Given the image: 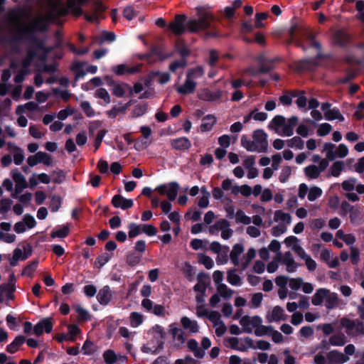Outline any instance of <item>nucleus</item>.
Here are the masks:
<instances>
[{"instance_id":"nucleus-1","label":"nucleus","mask_w":364,"mask_h":364,"mask_svg":"<svg viewBox=\"0 0 364 364\" xmlns=\"http://www.w3.org/2000/svg\"><path fill=\"white\" fill-rule=\"evenodd\" d=\"M213 15L205 13L199 18H189L184 14H177L174 21L169 24V28L176 36H181L186 31L196 33L200 30H204L211 26L210 21Z\"/></svg>"},{"instance_id":"nucleus-2","label":"nucleus","mask_w":364,"mask_h":364,"mask_svg":"<svg viewBox=\"0 0 364 364\" xmlns=\"http://www.w3.org/2000/svg\"><path fill=\"white\" fill-rule=\"evenodd\" d=\"M21 40L28 41L36 50H42L45 53H48L52 50V48L46 47L44 41L38 38L35 34L16 33L13 38L9 41V43L10 45H12L14 42Z\"/></svg>"},{"instance_id":"nucleus-3","label":"nucleus","mask_w":364,"mask_h":364,"mask_svg":"<svg viewBox=\"0 0 364 364\" xmlns=\"http://www.w3.org/2000/svg\"><path fill=\"white\" fill-rule=\"evenodd\" d=\"M161 195H166L170 201L174 200L178 195L179 185L177 182L173 181L168 183L161 184L155 189Z\"/></svg>"},{"instance_id":"nucleus-4","label":"nucleus","mask_w":364,"mask_h":364,"mask_svg":"<svg viewBox=\"0 0 364 364\" xmlns=\"http://www.w3.org/2000/svg\"><path fill=\"white\" fill-rule=\"evenodd\" d=\"M48 28V24L45 19L41 18L33 21L28 26H25L16 31L17 34H35L36 32H44Z\"/></svg>"},{"instance_id":"nucleus-5","label":"nucleus","mask_w":364,"mask_h":364,"mask_svg":"<svg viewBox=\"0 0 364 364\" xmlns=\"http://www.w3.org/2000/svg\"><path fill=\"white\" fill-rule=\"evenodd\" d=\"M262 323V319L259 316L250 317L244 316L240 320V324L242 326V331L247 333H252V328L260 326Z\"/></svg>"},{"instance_id":"nucleus-6","label":"nucleus","mask_w":364,"mask_h":364,"mask_svg":"<svg viewBox=\"0 0 364 364\" xmlns=\"http://www.w3.org/2000/svg\"><path fill=\"white\" fill-rule=\"evenodd\" d=\"M252 138L255 144H258V152L264 153L267 151V134L263 129H257L253 132Z\"/></svg>"},{"instance_id":"nucleus-7","label":"nucleus","mask_w":364,"mask_h":364,"mask_svg":"<svg viewBox=\"0 0 364 364\" xmlns=\"http://www.w3.org/2000/svg\"><path fill=\"white\" fill-rule=\"evenodd\" d=\"M53 324L50 318H44L38 321L33 327L34 333L37 336L43 334V331L50 333L53 330Z\"/></svg>"},{"instance_id":"nucleus-8","label":"nucleus","mask_w":364,"mask_h":364,"mask_svg":"<svg viewBox=\"0 0 364 364\" xmlns=\"http://www.w3.org/2000/svg\"><path fill=\"white\" fill-rule=\"evenodd\" d=\"M326 359L327 364H343L347 362L349 358L338 350H333L327 353Z\"/></svg>"},{"instance_id":"nucleus-9","label":"nucleus","mask_w":364,"mask_h":364,"mask_svg":"<svg viewBox=\"0 0 364 364\" xmlns=\"http://www.w3.org/2000/svg\"><path fill=\"white\" fill-rule=\"evenodd\" d=\"M306 38V41L308 42L309 46L311 47L315 48L316 50H318V53L312 59H315L316 62H318V60L325 59V55L321 53L322 46L318 41H316L315 39L316 34L311 31L307 32Z\"/></svg>"},{"instance_id":"nucleus-10","label":"nucleus","mask_w":364,"mask_h":364,"mask_svg":"<svg viewBox=\"0 0 364 364\" xmlns=\"http://www.w3.org/2000/svg\"><path fill=\"white\" fill-rule=\"evenodd\" d=\"M112 291L108 285L101 288L97 294V300L102 306H107L112 301Z\"/></svg>"},{"instance_id":"nucleus-11","label":"nucleus","mask_w":364,"mask_h":364,"mask_svg":"<svg viewBox=\"0 0 364 364\" xmlns=\"http://www.w3.org/2000/svg\"><path fill=\"white\" fill-rule=\"evenodd\" d=\"M111 203L114 208H120L122 210L131 208L134 205L132 199L125 198L119 194L114 195L112 198Z\"/></svg>"},{"instance_id":"nucleus-12","label":"nucleus","mask_w":364,"mask_h":364,"mask_svg":"<svg viewBox=\"0 0 364 364\" xmlns=\"http://www.w3.org/2000/svg\"><path fill=\"white\" fill-rule=\"evenodd\" d=\"M318 63L316 62L315 59L308 58L301 60L297 62L296 67L297 70L300 72L313 71L318 66Z\"/></svg>"},{"instance_id":"nucleus-13","label":"nucleus","mask_w":364,"mask_h":364,"mask_svg":"<svg viewBox=\"0 0 364 364\" xmlns=\"http://www.w3.org/2000/svg\"><path fill=\"white\" fill-rule=\"evenodd\" d=\"M12 178L16 183V193H21L27 187V182L23 175L17 170L12 171Z\"/></svg>"},{"instance_id":"nucleus-14","label":"nucleus","mask_w":364,"mask_h":364,"mask_svg":"<svg viewBox=\"0 0 364 364\" xmlns=\"http://www.w3.org/2000/svg\"><path fill=\"white\" fill-rule=\"evenodd\" d=\"M171 145L175 150L185 151L191 148V142L187 137L183 136L172 139Z\"/></svg>"},{"instance_id":"nucleus-15","label":"nucleus","mask_w":364,"mask_h":364,"mask_svg":"<svg viewBox=\"0 0 364 364\" xmlns=\"http://www.w3.org/2000/svg\"><path fill=\"white\" fill-rule=\"evenodd\" d=\"M333 40L335 45L341 48H346L350 39L349 36L346 33L338 30L334 33Z\"/></svg>"},{"instance_id":"nucleus-16","label":"nucleus","mask_w":364,"mask_h":364,"mask_svg":"<svg viewBox=\"0 0 364 364\" xmlns=\"http://www.w3.org/2000/svg\"><path fill=\"white\" fill-rule=\"evenodd\" d=\"M196 85L197 84L196 82L186 77L184 84L178 87L177 92L181 95H188L193 93L195 92Z\"/></svg>"},{"instance_id":"nucleus-17","label":"nucleus","mask_w":364,"mask_h":364,"mask_svg":"<svg viewBox=\"0 0 364 364\" xmlns=\"http://www.w3.org/2000/svg\"><path fill=\"white\" fill-rule=\"evenodd\" d=\"M203 279H210L208 274L205 272H200L198 274L197 279L198 283L193 287V290L196 292H199L203 295H205L207 284L203 280Z\"/></svg>"},{"instance_id":"nucleus-18","label":"nucleus","mask_w":364,"mask_h":364,"mask_svg":"<svg viewBox=\"0 0 364 364\" xmlns=\"http://www.w3.org/2000/svg\"><path fill=\"white\" fill-rule=\"evenodd\" d=\"M299 119L296 116H292L288 119L287 123H284V126L282 129L283 135L287 136H291L294 134V129L297 125Z\"/></svg>"},{"instance_id":"nucleus-19","label":"nucleus","mask_w":364,"mask_h":364,"mask_svg":"<svg viewBox=\"0 0 364 364\" xmlns=\"http://www.w3.org/2000/svg\"><path fill=\"white\" fill-rule=\"evenodd\" d=\"M330 291L325 288H320L316 290V293L311 299V303L314 306H319L323 303L326 296H328Z\"/></svg>"},{"instance_id":"nucleus-20","label":"nucleus","mask_w":364,"mask_h":364,"mask_svg":"<svg viewBox=\"0 0 364 364\" xmlns=\"http://www.w3.org/2000/svg\"><path fill=\"white\" fill-rule=\"evenodd\" d=\"M244 252V247L242 244H235L230 254V257L232 263L235 266H238L240 264L239 257Z\"/></svg>"},{"instance_id":"nucleus-21","label":"nucleus","mask_w":364,"mask_h":364,"mask_svg":"<svg viewBox=\"0 0 364 364\" xmlns=\"http://www.w3.org/2000/svg\"><path fill=\"white\" fill-rule=\"evenodd\" d=\"M25 341L26 337L22 335H19L16 336L15 339L6 346V350L9 353H15L18 350V348L23 345Z\"/></svg>"},{"instance_id":"nucleus-22","label":"nucleus","mask_w":364,"mask_h":364,"mask_svg":"<svg viewBox=\"0 0 364 364\" xmlns=\"http://www.w3.org/2000/svg\"><path fill=\"white\" fill-rule=\"evenodd\" d=\"M70 233V227L69 225L67 224L63 226H56L55 229L50 232V237L52 238H65Z\"/></svg>"},{"instance_id":"nucleus-23","label":"nucleus","mask_w":364,"mask_h":364,"mask_svg":"<svg viewBox=\"0 0 364 364\" xmlns=\"http://www.w3.org/2000/svg\"><path fill=\"white\" fill-rule=\"evenodd\" d=\"M324 117L328 121L338 119L339 122H343L345 120L344 117L341 114L339 109L337 107H333V109L326 111Z\"/></svg>"},{"instance_id":"nucleus-24","label":"nucleus","mask_w":364,"mask_h":364,"mask_svg":"<svg viewBox=\"0 0 364 364\" xmlns=\"http://www.w3.org/2000/svg\"><path fill=\"white\" fill-rule=\"evenodd\" d=\"M200 124V130L203 132L210 131L213 126L216 123V118L213 114H208L205 116Z\"/></svg>"},{"instance_id":"nucleus-25","label":"nucleus","mask_w":364,"mask_h":364,"mask_svg":"<svg viewBox=\"0 0 364 364\" xmlns=\"http://www.w3.org/2000/svg\"><path fill=\"white\" fill-rule=\"evenodd\" d=\"M181 323L185 329L190 330L192 333L198 331V325L196 321H192L187 316L181 318Z\"/></svg>"},{"instance_id":"nucleus-26","label":"nucleus","mask_w":364,"mask_h":364,"mask_svg":"<svg viewBox=\"0 0 364 364\" xmlns=\"http://www.w3.org/2000/svg\"><path fill=\"white\" fill-rule=\"evenodd\" d=\"M16 291V287L7 284H1L0 285V301L3 300V294L6 293L8 299H11L14 297V292Z\"/></svg>"},{"instance_id":"nucleus-27","label":"nucleus","mask_w":364,"mask_h":364,"mask_svg":"<svg viewBox=\"0 0 364 364\" xmlns=\"http://www.w3.org/2000/svg\"><path fill=\"white\" fill-rule=\"evenodd\" d=\"M51 9L55 12L58 16H65L69 14V8H67L63 4L60 3H53L51 4Z\"/></svg>"},{"instance_id":"nucleus-28","label":"nucleus","mask_w":364,"mask_h":364,"mask_svg":"<svg viewBox=\"0 0 364 364\" xmlns=\"http://www.w3.org/2000/svg\"><path fill=\"white\" fill-rule=\"evenodd\" d=\"M285 122L286 119L284 116L276 115L270 122L269 128L274 129L277 132L279 128L284 127Z\"/></svg>"},{"instance_id":"nucleus-29","label":"nucleus","mask_w":364,"mask_h":364,"mask_svg":"<svg viewBox=\"0 0 364 364\" xmlns=\"http://www.w3.org/2000/svg\"><path fill=\"white\" fill-rule=\"evenodd\" d=\"M347 342L346 337L343 333L334 334L329 338V343L334 346H343Z\"/></svg>"},{"instance_id":"nucleus-30","label":"nucleus","mask_w":364,"mask_h":364,"mask_svg":"<svg viewBox=\"0 0 364 364\" xmlns=\"http://www.w3.org/2000/svg\"><path fill=\"white\" fill-rule=\"evenodd\" d=\"M130 105L131 102H128L121 107L114 106L107 112V115L110 118H115L119 113H124Z\"/></svg>"},{"instance_id":"nucleus-31","label":"nucleus","mask_w":364,"mask_h":364,"mask_svg":"<svg viewBox=\"0 0 364 364\" xmlns=\"http://www.w3.org/2000/svg\"><path fill=\"white\" fill-rule=\"evenodd\" d=\"M241 145L248 151H258V146L254 141L249 139L245 135L241 137Z\"/></svg>"},{"instance_id":"nucleus-32","label":"nucleus","mask_w":364,"mask_h":364,"mask_svg":"<svg viewBox=\"0 0 364 364\" xmlns=\"http://www.w3.org/2000/svg\"><path fill=\"white\" fill-rule=\"evenodd\" d=\"M62 198L58 195H53L50 197L49 208L53 213L58 212L61 207Z\"/></svg>"},{"instance_id":"nucleus-33","label":"nucleus","mask_w":364,"mask_h":364,"mask_svg":"<svg viewBox=\"0 0 364 364\" xmlns=\"http://www.w3.org/2000/svg\"><path fill=\"white\" fill-rule=\"evenodd\" d=\"M326 303L325 306L328 309H334L338 302V296L336 293H330L328 296L325 297Z\"/></svg>"},{"instance_id":"nucleus-34","label":"nucleus","mask_w":364,"mask_h":364,"mask_svg":"<svg viewBox=\"0 0 364 364\" xmlns=\"http://www.w3.org/2000/svg\"><path fill=\"white\" fill-rule=\"evenodd\" d=\"M222 97V91L217 90L215 92H212L210 90H207L204 95L203 97H201L202 100L208 101V102H214L218 100H220Z\"/></svg>"},{"instance_id":"nucleus-35","label":"nucleus","mask_w":364,"mask_h":364,"mask_svg":"<svg viewBox=\"0 0 364 364\" xmlns=\"http://www.w3.org/2000/svg\"><path fill=\"white\" fill-rule=\"evenodd\" d=\"M38 264V260L34 259L27 264L23 269L21 275H26L29 277L33 276V272L36 271Z\"/></svg>"},{"instance_id":"nucleus-36","label":"nucleus","mask_w":364,"mask_h":364,"mask_svg":"<svg viewBox=\"0 0 364 364\" xmlns=\"http://www.w3.org/2000/svg\"><path fill=\"white\" fill-rule=\"evenodd\" d=\"M204 75V69L202 66L198 65L191 68L188 70L186 77L188 78H200Z\"/></svg>"},{"instance_id":"nucleus-37","label":"nucleus","mask_w":364,"mask_h":364,"mask_svg":"<svg viewBox=\"0 0 364 364\" xmlns=\"http://www.w3.org/2000/svg\"><path fill=\"white\" fill-rule=\"evenodd\" d=\"M75 309L78 314V320L80 321H88L91 320V315L87 309L80 305H77Z\"/></svg>"},{"instance_id":"nucleus-38","label":"nucleus","mask_w":364,"mask_h":364,"mask_svg":"<svg viewBox=\"0 0 364 364\" xmlns=\"http://www.w3.org/2000/svg\"><path fill=\"white\" fill-rule=\"evenodd\" d=\"M235 272V269H230L228 272L227 280L233 286H240L241 285V278Z\"/></svg>"},{"instance_id":"nucleus-39","label":"nucleus","mask_w":364,"mask_h":364,"mask_svg":"<svg viewBox=\"0 0 364 364\" xmlns=\"http://www.w3.org/2000/svg\"><path fill=\"white\" fill-rule=\"evenodd\" d=\"M230 224L226 219H220L218 220L214 225L210 227L209 232L212 235L214 234L213 228H216V230H223L228 228Z\"/></svg>"},{"instance_id":"nucleus-40","label":"nucleus","mask_w":364,"mask_h":364,"mask_svg":"<svg viewBox=\"0 0 364 364\" xmlns=\"http://www.w3.org/2000/svg\"><path fill=\"white\" fill-rule=\"evenodd\" d=\"M305 174L309 178L315 179L317 178L319 175V169L315 165H309L304 168Z\"/></svg>"},{"instance_id":"nucleus-41","label":"nucleus","mask_w":364,"mask_h":364,"mask_svg":"<svg viewBox=\"0 0 364 364\" xmlns=\"http://www.w3.org/2000/svg\"><path fill=\"white\" fill-rule=\"evenodd\" d=\"M273 326H263L262 323L260 326L255 327V334L257 336H263L265 335H270L273 331Z\"/></svg>"},{"instance_id":"nucleus-42","label":"nucleus","mask_w":364,"mask_h":364,"mask_svg":"<svg viewBox=\"0 0 364 364\" xmlns=\"http://www.w3.org/2000/svg\"><path fill=\"white\" fill-rule=\"evenodd\" d=\"M217 290L220 293L221 296L225 299H229L232 296L233 294V291L229 289L225 284H220L217 287Z\"/></svg>"},{"instance_id":"nucleus-43","label":"nucleus","mask_w":364,"mask_h":364,"mask_svg":"<svg viewBox=\"0 0 364 364\" xmlns=\"http://www.w3.org/2000/svg\"><path fill=\"white\" fill-rule=\"evenodd\" d=\"M198 261L208 269H212L214 265L212 258L203 253L198 254Z\"/></svg>"},{"instance_id":"nucleus-44","label":"nucleus","mask_w":364,"mask_h":364,"mask_svg":"<svg viewBox=\"0 0 364 364\" xmlns=\"http://www.w3.org/2000/svg\"><path fill=\"white\" fill-rule=\"evenodd\" d=\"M215 21V17L213 16V19L211 20L210 24L211 26L208 28L204 29V38L208 39L210 38H218L220 36V34L218 33V31L215 28V25L213 24V21Z\"/></svg>"},{"instance_id":"nucleus-45","label":"nucleus","mask_w":364,"mask_h":364,"mask_svg":"<svg viewBox=\"0 0 364 364\" xmlns=\"http://www.w3.org/2000/svg\"><path fill=\"white\" fill-rule=\"evenodd\" d=\"M96 348L97 347L94 343L87 339L83 343L82 350L85 355H90L94 354V353L96 351Z\"/></svg>"},{"instance_id":"nucleus-46","label":"nucleus","mask_w":364,"mask_h":364,"mask_svg":"<svg viewBox=\"0 0 364 364\" xmlns=\"http://www.w3.org/2000/svg\"><path fill=\"white\" fill-rule=\"evenodd\" d=\"M141 256L136 252H130L127 255V264L131 267H135L139 264Z\"/></svg>"},{"instance_id":"nucleus-47","label":"nucleus","mask_w":364,"mask_h":364,"mask_svg":"<svg viewBox=\"0 0 364 364\" xmlns=\"http://www.w3.org/2000/svg\"><path fill=\"white\" fill-rule=\"evenodd\" d=\"M274 220L276 222L281 220L289 224L291 220V217L289 213H284L282 210H276L274 213Z\"/></svg>"},{"instance_id":"nucleus-48","label":"nucleus","mask_w":364,"mask_h":364,"mask_svg":"<svg viewBox=\"0 0 364 364\" xmlns=\"http://www.w3.org/2000/svg\"><path fill=\"white\" fill-rule=\"evenodd\" d=\"M280 248H281L280 242L277 240H273L269 245V250L277 253L275 259H277L278 261H281L282 257V252H280Z\"/></svg>"},{"instance_id":"nucleus-49","label":"nucleus","mask_w":364,"mask_h":364,"mask_svg":"<svg viewBox=\"0 0 364 364\" xmlns=\"http://www.w3.org/2000/svg\"><path fill=\"white\" fill-rule=\"evenodd\" d=\"M143 322V316L138 312H132L130 314V325L133 328H136Z\"/></svg>"},{"instance_id":"nucleus-50","label":"nucleus","mask_w":364,"mask_h":364,"mask_svg":"<svg viewBox=\"0 0 364 364\" xmlns=\"http://www.w3.org/2000/svg\"><path fill=\"white\" fill-rule=\"evenodd\" d=\"M323 193L321 188L317 186L311 187L308 194V200L309 201H314L319 198Z\"/></svg>"},{"instance_id":"nucleus-51","label":"nucleus","mask_w":364,"mask_h":364,"mask_svg":"<svg viewBox=\"0 0 364 364\" xmlns=\"http://www.w3.org/2000/svg\"><path fill=\"white\" fill-rule=\"evenodd\" d=\"M14 161L17 166L21 165L24 160V154L23 150L18 146H14Z\"/></svg>"},{"instance_id":"nucleus-52","label":"nucleus","mask_w":364,"mask_h":364,"mask_svg":"<svg viewBox=\"0 0 364 364\" xmlns=\"http://www.w3.org/2000/svg\"><path fill=\"white\" fill-rule=\"evenodd\" d=\"M284 309L279 306H276L273 308L272 311V320L274 321H278L279 320H284L285 318L284 317Z\"/></svg>"},{"instance_id":"nucleus-53","label":"nucleus","mask_w":364,"mask_h":364,"mask_svg":"<svg viewBox=\"0 0 364 364\" xmlns=\"http://www.w3.org/2000/svg\"><path fill=\"white\" fill-rule=\"evenodd\" d=\"M343 168V162L341 161H336L333 164L330 168L331 176L338 177L340 176L341 171Z\"/></svg>"},{"instance_id":"nucleus-54","label":"nucleus","mask_w":364,"mask_h":364,"mask_svg":"<svg viewBox=\"0 0 364 364\" xmlns=\"http://www.w3.org/2000/svg\"><path fill=\"white\" fill-rule=\"evenodd\" d=\"M187 63L186 59L175 60L169 65V70L172 73H175L179 68H186L187 66Z\"/></svg>"},{"instance_id":"nucleus-55","label":"nucleus","mask_w":364,"mask_h":364,"mask_svg":"<svg viewBox=\"0 0 364 364\" xmlns=\"http://www.w3.org/2000/svg\"><path fill=\"white\" fill-rule=\"evenodd\" d=\"M103 358L106 364H114L117 361V355L112 350H107L103 353Z\"/></svg>"},{"instance_id":"nucleus-56","label":"nucleus","mask_w":364,"mask_h":364,"mask_svg":"<svg viewBox=\"0 0 364 364\" xmlns=\"http://www.w3.org/2000/svg\"><path fill=\"white\" fill-rule=\"evenodd\" d=\"M110 258L111 257L107 253H102L96 258L95 266L100 269L107 263Z\"/></svg>"},{"instance_id":"nucleus-57","label":"nucleus","mask_w":364,"mask_h":364,"mask_svg":"<svg viewBox=\"0 0 364 364\" xmlns=\"http://www.w3.org/2000/svg\"><path fill=\"white\" fill-rule=\"evenodd\" d=\"M129 237L134 238L138 236L142 231L139 225L135 223H131L129 224Z\"/></svg>"},{"instance_id":"nucleus-58","label":"nucleus","mask_w":364,"mask_h":364,"mask_svg":"<svg viewBox=\"0 0 364 364\" xmlns=\"http://www.w3.org/2000/svg\"><path fill=\"white\" fill-rule=\"evenodd\" d=\"M80 107L87 117H93L95 115V112L88 101H82L80 103Z\"/></svg>"},{"instance_id":"nucleus-59","label":"nucleus","mask_w":364,"mask_h":364,"mask_svg":"<svg viewBox=\"0 0 364 364\" xmlns=\"http://www.w3.org/2000/svg\"><path fill=\"white\" fill-rule=\"evenodd\" d=\"M237 223H240L244 225H249L251 223V218L246 215L242 210H238L235 213Z\"/></svg>"},{"instance_id":"nucleus-60","label":"nucleus","mask_w":364,"mask_h":364,"mask_svg":"<svg viewBox=\"0 0 364 364\" xmlns=\"http://www.w3.org/2000/svg\"><path fill=\"white\" fill-rule=\"evenodd\" d=\"M12 203L13 201L10 198H2L0 200V214L6 213L10 210Z\"/></svg>"},{"instance_id":"nucleus-61","label":"nucleus","mask_w":364,"mask_h":364,"mask_svg":"<svg viewBox=\"0 0 364 364\" xmlns=\"http://www.w3.org/2000/svg\"><path fill=\"white\" fill-rule=\"evenodd\" d=\"M137 16V12L132 6H127L123 10V16L128 21H132Z\"/></svg>"},{"instance_id":"nucleus-62","label":"nucleus","mask_w":364,"mask_h":364,"mask_svg":"<svg viewBox=\"0 0 364 364\" xmlns=\"http://www.w3.org/2000/svg\"><path fill=\"white\" fill-rule=\"evenodd\" d=\"M288 146L290 148L296 147L299 149H303L304 143L299 136H294L288 141Z\"/></svg>"},{"instance_id":"nucleus-63","label":"nucleus","mask_w":364,"mask_h":364,"mask_svg":"<svg viewBox=\"0 0 364 364\" xmlns=\"http://www.w3.org/2000/svg\"><path fill=\"white\" fill-rule=\"evenodd\" d=\"M291 174V168L290 166H287L282 168L280 175L279 176L281 183H285L289 179Z\"/></svg>"},{"instance_id":"nucleus-64","label":"nucleus","mask_w":364,"mask_h":364,"mask_svg":"<svg viewBox=\"0 0 364 364\" xmlns=\"http://www.w3.org/2000/svg\"><path fill=\"white\" fill-rule=\"evenodd\" d=\"M95 96L100 99H102L106 103L110 102V96L105 88H99L95 92Z\"/></svg>"}]
</instances>
